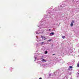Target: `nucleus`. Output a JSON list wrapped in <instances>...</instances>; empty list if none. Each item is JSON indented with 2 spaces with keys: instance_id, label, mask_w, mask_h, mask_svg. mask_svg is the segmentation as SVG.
<instances>
[{
  "instance_id": "nucleus-1",
  "label": "nucleus",
  "mask_w": 79,
  "mask_h": 79,
  "mask_svg": "<svg viewBox=\"0 0 79 79\" xmlns=\"http://www.w3.org/2000/svg\"><path fill=\"white\" fill-rule=\"evenodd\" d=\"M41 38H42V39L43 40H45V39H46L45 38V37L43 36H41Z\"/></svg>"
},
{
  "instance_id": "nucleus-2",
  "label": "nucleus",
  "mask_w": 79,
  "mask_h": 79,
  "mask_svg": "<svg viewBox=\"0 0 79 79\" xmlns=\"http://www.w3.org/2000/svg\"><path fill=\"white\" fill-rule=\"evenodd\" d=\"M50 35L51 36H52V35H54V32H52L50 34Z\"/></svg>"
},
{
  "instance_id": "nucleus-3",
  "label": "nucleus",
  "mask_w": 79,
  "mask_h": 79,
  "mask_svg": "<svg viewBox=\"0 0 79 79\" xmlns=\"http://www.w3.org/2000/svg\"><path fill=\"white\" fill-rule=\"evenodd\" d=\"M41 61L43 62L45 61V62H46V61H47V60H45L44 59H43L42 60H41Z\"/></svg>"
},
{
  "instance_id": "nucleus-4",
  "label": "nucleus",
  "mask_w": 79,
  "mask_h": 79,
  "mask_svg": "<svg viewBox=\"0 0 79 79\" xmlns=\"http://www.w3.org/2000/svg\"><path fill=\"white\" fill-rule=\"evenodd\" d=\"M70 26L71 27H73V23H71L70 24Z\"/></svg>"
},
{
  "instance_id": "nucleus-5",
  "label": "nucleus",
  "mask_w": 79,
  "mask_h": 79,
  "mask_svg": "<svg viewBox=\"0 0 79 79\" xmlns=\"http://www.w3.org/2000/svg\"><path fill=\"white\" fill-rule=\"evenodd\" d=\"M62 39H65V36H62Z\"/></svg>"
},
{
  "instance_id": "nucleus-6",
  "label": "nucleus",
  "mask_w": 79,
  "mask_h": 79,
  "mask_svg": "<svg viewBox=\"0 0 79 79\" xmlns=\"http://www.w3.org/2000/svg\"><path fill=\"white\" fill-rule=\"evenodd\" d=\"M69 67L70 68V69H71L72 68H73V66H70Z\"/></svg>"
},
{
  "instance_id": "nucleus-7",
  "label": "nucleus",
  "mask_w": 79,
  "mask_h": 79,
  "mask_svg": "<svg viewBox=\"0 0 79 79\" xmlns=\"http://www.w3.org/2000/svg\"><path fill=\"white\" fill-rule=\"evenodd\" d=\"M47 53H48V52H47V51H46L45 52V54H47Z\"/></svg>"
},
{
  "instance_id": "nucleus-8",
  "label": "nucleus",
  "mask_w": 79,
  "mask_h": 79,
  "mask_svg": "<svg viewBox=\"0 0 79 79\" xmlns=\"http://www.w3.org/2000/svg\"><path fill=\"white\" fill-rule=\"evenodd\" d=\"M48 42H50L51 41H52V40H48Z\"/></svg>"
},
{
  "instance_id": "nucleus-9",
  "label": "nucleus",
  "mask_w": 79,
  "mask_h": 79,
  "mask_svg": "<svg viewBox=\"0 0 79 79\" xmlns=\"http://www.w3.org/2000/svg\"><path fill=\"white\" fill-rule=\"evenodd\" d=\"M72 23H74V20H73Z\"/></svg>"
},
{
  "instance_id": "nucleus-10",
  "label": "nucleus",
  "mask_w": 79,
  "mask_h": 79,
  "mask_svg": "<svg viewBox=\"0 0 79 79\" xmlns=\"http://www.w3.org/2000/svg\"><path fill=\"white\" fill-rule=\"evenodd\" d=\"M39 79H42L41 77H40Z\"/></svg>"
},
{
  "instance_id": "nucleus-11",
  "label": "nucleus",
  "mask_w": 79,
  "mask_h": 79,
  "mask_svg": "<svg viewBox=\"0 0 79 79\" xmlns=\"http://www.w3.org/2000/svg\"><path fill=\"white\" fill-rule=\"evenodd\" d=\"M55 55V54H53L52 55V56L53 55Z\"/></svg>"
},
{
  "instance_id": "nucleus-12",
  "label": "nucleus",
  "mask_w": 79,
  "mask_h": 79,
  "mask_svg": "<svg viewBox=\"0 0 79 79\" xmlns=\"http://www.w3.org/2000/svg\"><path fill=\"white\" fill-rule=\"evenodd\" d=\"M50 29H49V31H50Z\"/></svg>"
},
{
  "instance_id": "nucleus-13",
  "label": "nucleus",
  "mask_w": 79,
  "mask_h": 79,
  "mask_svg": "<svg viewBox=\"0 0 79 79\" xmlns=\"http://www.w3.org/2000/svg\"><path fill=\"white\" fill-rule=\"evenodd\" d=\"M43 43H44L43 42H42V44H43Z\"/></svg>"
}]
</instances>
